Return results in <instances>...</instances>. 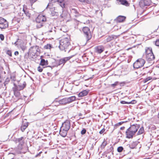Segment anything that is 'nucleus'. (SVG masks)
Returning a JSON list of instances; mask_svg holds the SVG:
<instances>
[{"mask_svg":"<svg viewBox=\"0 0 159 159\" xmlns=\"http://www.w3.org/2000/svg\"><path fill=\"white\" fill-rule=\"evenodd\" d=\"M59 44V47L61 50L64 51L65 52H69L70 51L69 49L71 46L69 38H64L62 39L60 41Z\"/></svg>","mask_w":159,"mask_h":159,"instance_id":"obj_1","label":"nucleus"},{"mask_svg":"<svg viewBox=\"0 0 159 159\" xmlns=\"http://www.w3.org/2000/svg\"><path fill=\"white\" fill-rule=\"evenodd\" d=\"M70 123L69 120H66L62 123L59 133L61 136L65 137L66 135L67 132L70 127Z\"/></svg>","mask_w":159,"mask_h":159,"instance_id":"obj_2","label":"nucleus"},{"mask_svg":"<svg viewBox=\"0 0 159 159\" xmlns=\"http://www.w3.org/2000/svg\"><path fill=\"white\" fill-rule=\"evenodd\" d=\"M75 96H71L67 98H63L58 101L59 103L61 104L64 105L69 103L75 100Z\"/></svg>","mask_w":159,"mask_h":159,"instance_id":"obj_3","label":"nucleus"},{"mask_svg":"<svg viewBox=\"0 0 159 159\" xmlns=\"http://www.w3.org/2000/svg\"><path fill=\"white\" fill-rule=\"evenodd\" d=\"M76 55V53L74 52L73 55L70 56L64 57L59 60H57L56 62L57 66H60L61 64L64 65L67 61L70 60L73 57Z\"/></svg>","mask_w":159,"mask_h":159,"instance_id":"obj_4","label":"nucleus"},{"mask_svg":"<svg viewBox=\"0 0 159 159\" xmlns=\"http://www.w3.org/2000/svg\"><path fill=\"white\" fill-rule=\"evenodd\" d=\"M30 53L33 56H37L40 52L39 47L37 46L31 47L29 49Z\"/></svg>","mask_w":159,"mask_h":159,"instance_id":"obj_5","label":"nucleus"},{"mask_svg":"<svg viewBox=\"0 0 159 159\" xmlns=\"http://www.w3.org/2000/svg\"><path fill=\"white\" fill-rule=\"evenodd\" d=\"M145 61L143 59H138L133 64V67L135 68H138L143 66Z\"/></svg>","mask_w":159,"mask_h":159,"instance_id":"obj_6","label":"nucleus"},{"mask_svg":"<svg viewBox=\"0 0 159 159\" xmlns=\"http://www.w3.org/2000/svg\"><path fill=\"white\" fill-rule=\"evenodd\" d=\"M46 16L42 14L39 15L38 16L36 19V21L37 23H40L39 25L40 26L38 25V26L40 28L43 26V25L42 23V22H43L46 21Z\"/></svg>","mask_w":159,"mask_h":159,"instance_id":"obj_7","label":"nucleus"},{"mask_svg":"<svg viewBox=\"0 0 159 159\" xmlns=\"http://www.w3.org/2000/svg\"><path fill=\"white\" fill-rule=\"evenodd\" d=\"M83 31L84 35L86 37L87 41H88L90 39L92 36L89 29L88 27H84L83 29Z\"/></svg>","mask_w":159,"mask_h":159,"instance_id":"obj_8","label":"nucleus"},{"mask_svg":"<svg viewBox=\"0 0 159 159\" xmlns=\"http://www.w3.org/2000/svg\"><path fill=\"white\" fill-rule=\"evenodd\" d=\"M46 33H52V34H54L56 32V28L52 24H47L46 25Z\"/></svg>","mask_w":159,"mask_h":159,"instance_id":"obj_9","label":"nucleus"},{"mask_svg":"<svg viewBox=\"0 0 159 159\" xmlns=\"http://www.w3.org/2000/svg\"><path fill=\"white\" fill-rule=\"evenodd\" d=\"M8 22L4 18L0 17V28L2 29H5L7 27Z\"/></svg>","mask_w":159,"mask_h":159,"instance_id":"obj_10","label":"nucleus"},{"mask_svg":"<svg viewBox=\"0 0 159 159\" xmlns=\"http://www.w3.org/2000/svg\"><path fill=\"white\" fill-rule=\"evenodd\" d=\"M126 138L128 139L132 138L135 133L129 128L126 131Z\"/></svg>","mask_w":159,"mask_h":159,"instance_id":"obj_11","label":"nucleus"},{"mask_svg":"<svg viewBox=\"0 0 159 159\" xmlns=\"http://www.w3.org/2000/svg\"><path fill=\"white\" fill-rule=\"evenodd\" d=\"M151 2V0H142L139 2L140 7H143L145 6H149Z\"/></svg>","mask_w":159,"mask_h":159,"instance_id":"obj_12","label":"nucleus"},{"mask_svg":"<svg viewBox=\"0 0 159 159\" xmlns=\"http://www.w3.org/2000/svg\"><path fill=\"white\" fill-rule=\"evenodd\" d=\"M118 36L119 35H109L108 37H107L106 40L104 41V43H106L110 42L112 40L117 39Z\"/></svg>","mask_w":159,"mask_h":159,"instance_id":"obj_13","label":"nucleus"},{"mask_svg":"<svg viewBox=\"0 0 159 159\" xmlns=\"http://www.w3.org/2000/svg\"><path fill=\"white\" fill-rule=\"evenodd\" d=\"M139 127L140 125H139L134 124L131 125L129 128L132 131H133V132L136 134Z\"/></svg>","mask_w":159,"mask_h":159,"instance_id":"obj_14","label":"nucleus"},{"mask_svg":"<svg viewBox=\"0 0 159 159\" xmlns=\"http://www.w3.org/2000/svg\"><path fill=\"white\" fill-rule=\"evenodd\" d=\"M155 59V57L153 53H151L146 55V59L147 61L150 62L152 61Z\"/></svg>","mask_w":159,"mask_h":159,"instance_id":"obj_15","label":"nucleus"},{"mask_svg":"<svg viewBox=\"0 0 159 159\" xmlns=\"http://www.w3.org/2000/svg\"><path fill=\"white\" fill-rule=\"evenodd\" d=\"M28 126V122L26 121H23L20 128V129L22 132H24L25 129Z\"/></svg>","mask_w":159,"mask_h":159,"instance_id":"obj_16","label":"nucleus"},{"mask_svg":"<svg viewBox=\"0 0 159 159\" xmlns=\"http://www.w3.org/2000/svg\"><path fill=\"white\" fill-rule=\"evenodd\" d=\"M96 51L98 53H101L103 52L104 50V47L103 46H98L95 48Z\"/></svg>","mask_w":159,"mask_h":159,"instance_id":"obj_17","label":"nucleus"},{"mask_svg":"<svg viewBox=\"0 0 159 159\" xmlns=\"http://www.w3.org/2000/svg\"><path fill=\"white\" fill-rule=\"evenodd\" d=\"M118 3L125 5L126 6H128L129 3L126 0H116Z\"/></svg>","mask_w":159,"mask_h":159,"instance_id":"obj_18","label":"nucleus"},{"mask_svg":"<svg viewBox=\"0 0 159 159\" xmlns=\"http://www.w3.org/2000/svg\"><path fill=\"white\" fill-rule=\"evenodd\" d=\"M74 155L76 157H80L83 153V151L81 148L78 149L75 152Z\"/></svg>","mask_w":159,"mask_h":159,"instance_id":"obj_19","label":"nucleus"},{"mask_svg":"<svg viewBox=\"0 0 159 159\" xmlns=\"http://www.w3.org/2000/svg\"><path fill=\"white\" fill-rule=\"evenodd\" d=\"M126 17L125 16H120L117 17L116 20L117 22H123L125 19Z\"/></svg>","mask_w":159,"mask_h":159,"instance_id":"obj_20","label":"nucleus"},{"mask_svg":"<svg viewBox=\"0 0 159 159\" xmlns=\"http://www.w3.org/2000/svg\"><path fill=\"white\" fill-rule=\"evenodd\" d=\"M26 85V83L25 82H23L22 84H20L17 86V89L18 90H20L23 89Z\"/></svg>","mask_w":159,"mask_h":159,"instance_id":"obj_21","label":"nucleus"},{"mask_svg":"<svg viewBox=\"0 0 159 159\" xmlns=\"http://www.w3.org/2000/svg\"><path fill=\"white\" fill-rule=\"evenodd\" d=\"M89 91L84 90L80 92L78 94L79 97H82L86 95L88 93Z\"/></svg>","mask_w":159,"mask_h":159,"instance_id":"obj_22","label":"nucleus"},{"mask_svg":"<svg viewBox=\"0 0 159 159\" xmlns=\"http://www.w3.org/2000/svg\"><path fill=\"white\" fill-rule=\"evenodd\" d=\"M23 12H24V16H25L27 18H30L31 14L27 10H25L24 8H23Z\"/></svg>","mask_w":159,"mask_h":159,"instance_id":"obj_23","label":"nucleus"},{"mask_svg":"<svg viewBox=\"0 0 159 159\" xmlns=\"http://www.w3.org/2000/svg\"><path fill=\"white\" fill-rule=\"evenodd\" d=\"M113 148L112 146L110 147L105 152V154H110L111 153L113 154Z\"/></svg>","mask_w":159,"mask_h":159,"instance_id":"obj_24","label":"nucleus"},{"mask_svg":"<svg viewBox=\"0 0 159 159\" xmlns=\"http://www.w3.org/2000/svg\"><path fill=\"white\" fill-rule=\"evenodd\" d=\"M151 53H153L152 51V49L151 48H147L145 49L146 55L150 54Z\"/></svg>","mask_w":159,"mask_h":159,"instance_id":"obj_25","label":"nucleus"},{"mask_svg":"<svg viewBox=\"0 0 159 159\" xmlns=\"http://www.w3.org/2000/svg\"><path fill=\"white\" fill-rule=\"evenodd\" d=\"M57 1L59 3L60 6L63 8L65 7V3L62 0H57Z\"/></svg>","mask_w":159,"mask_h":159,"instance_id":"obj_26","label":"nucleus"},{"mask_svg":"<svg viewBox=\"0 0 159 159\" xmlns=\"http://www.w3.org/2000/svg\"><path fill=\"white\" fill-rule=\"evenodd\" d=\"M48 64V61L47 60L45 61L44 59H42L40 63V65L42 66L46 65Z\"/></svg>","mask_w":159,"mask_h":159,"instance_id":"obj_27","label":"nucleus"},{"mask_svg":"<svg viewBox=\"0 0 159 159\" xmlns=\"http://www.w3.org/2000/svg\"><path fill=\"white\" fill-rule=\"evenodd\" d=\"M23 137H21L20 138L17 139H16V143H19L21 145H22L23 144Z\"/></svg>","mask_w":159,"mask_h":159,"instance_id":"obj_28","label":"nucleus"},{"mask_svg":"<svg viewBox=\"0 0 159 159\" xmlns=\"http://www.w3.org/2000/svg\"><path fill=\"white\" fill-rule=\"evenodd\" d=\"M144 132V130L143 127H141L140 128V129H139V131H138V132L137 133V135H140V134H142V133H143Z\"/></svg>","mask_w":159,"mask_h":159,"instance_id":"obj_29","label":"nucleus"},{"mask_svg":"<svg viewBox=\"0 0 159 159\" xmlns=\"http://www.w3.org/2000/svg\"><path fill=\"white\" fill-rule=\"evenodd\" d=\"M106 154V157H107L108 159H111L113 157V154L111 153L110 154Z\"/></svg>","mask_w":159,"mask_h":159,"instance_id":"obj_30","label":"nucleus"},{"mask_svg":"<svg viewBox=\"0 0 159 159\" xmlns=\"http://www.w3.org/2000/svg\"><path fill=\"white\" fill-rule=\"evenodd\" d=\"M23 9L21 10V11L18 13V15L22 19L24 18V12H23Z\"/></svg>","mask_w":159,"mask_h":159,"instance_id":"obj_31","label":"nucleus"},{"mask_svg":"<svg viewBox=\"0 0 159 159\" xmlns=\"http://www.w3.org/2000/svg\"><path fill=\"white\" fill-rule=\"evenodd\" d=\"M107 144V142L105 141H104L102 143L101 145V148L102 149L104 148Z\"/></svg>","mask_w":159,"mask_h":159,"instance_id":"obj_32","label":"nucleus"},{"mask_svg":"<svg viewBox=\"0 0 159 159\" xmlns=\"http://www.w3.org/2000/svg\"><path fill=\"white\" fill-rule=\"evenodd\" d=\"M152 78V77L149 76L144 79L143 81L144 83H146L148 81L151 80Z\"/></svg>","mask_w":159,"mask_h":159,"instance_id":"obj_33","label":"nucleus"},{"mask_svg":"<svg viewBox=\"0 0 159 159\" xmlns=\"http://www.w3.org/2000/svg\"><path fill=\"white\" fill-rule=\"evenodd\" d=\"M51 48H52V45L48 44L45 45L44 47V49H50Z\"/></svg>","mask_w":159,"mask_h":159,"instance_id":"obj_34","label":"nucleus"},{"mask_svg":"<svg viewBox=\"0 0 159 159\" xmlns=\"http://www.w3.org/2000/svg\"><path fill=\"white\" fill-rule=\"evenodd\" d=\"M14 95L16 97H18L20 95V93L17 90H14Z\"/></svg>","mask_w":159,"mask_h":159,"instance_id":"obj_35","label":"nucleus"},{"mask_svg":"<svg viewBox=\"0 0 159 159\" xmlns=\"http://www.w3.org/2000/svg\"><path fill=\"white\" fill-rule=\"evenodd\" d=\"M120 103L123 104H130L132 103V102H127L124 101H121L120 102Z\"/></svg>","mask_w":159,"mask_h":159,"instance_id":"obj_36","label":"nucleus"},{"mask_svg":"<svg viewBox=\"0 0 159 159\" xmlns=\"http://www.w3.org/2000/svg\"><path fill=\"white\" fill-rule=\"evenodd\" d=\"M43 66H39L37 68V70L39 72H42L43 71Z\"/></svg>","mask_w":159,"mask_h":159,"instance_id":"obj_37","label":"nucleus"},{"mask_svg":"<svg viewBox=\"0 0 159 159\" xmlns=\"http://www.w3.org/2000/svg\"><path fill=\"white\" fill-rule=\"evenodd\" d=\"M123 149V148L122 147L120 146L118 148L117 150L118 152H121Z\"/></svg>","mask_w":159,"mask_h":159,"instance_id":"obj_38","label":"nucleus"},{"mask_svg":"<svg viewBox=\"0 0 159 159\" xmlns=\"http://www.w3.org/2000/svg\"><path fill=\"white\" fill-rule=\"evenodd\" d=\"M51 15L52 16H57V15H58V13L57 12L55 11H53L51 12Z\"/></svg>","mask_w":159,"mask_h":159,"instance_id":"obj_39","label":"nucleus"},{"mask_svg":"<svg viewBox=\"0 0 159 159\" xmlns=\"http://www.w3.org/2000/svg\"><path fill=\"white\" fill-rule=\"evenodd\" d=\"M119 83L118 81L115 82L114 84H111V86L112 87H115Z\"/></svg>","mask_w":159,"mask_h":159,"instance_id":"obj_40","label":"nucleus"},{"mask_svg":"<svg viewBox=\"0 0 159 159\" xmlns=\"http://www.w3.org/2000/svg\"><path fill=\"white\" fill-rule=\"evenodd\" d=\"M69 50H70V51L68 52H70V53H71V56L72 55H73V54H74V52H75L76 53V54H77V53L76 52H75L74 50H71L70 48L69 49Z\"/></svg>","mask_w":159,"mask_h":159,"instance_id":"obj_41","label":"nucleus"},{"mask_svg":"<svg viewBox=\"0 0 159 159\" xmlns=\"http://www.w3.org/2000/svg\"><path fill=\"white\" fill-rule=\"evenodd\" d=\"M6 53L9 56H10V57L12 56L11 52L10 50H7V51L6 52Z\"/></svg>","mask_w":159,"mask_h":159,"instance_id":"obj_42","label":"nucleus"},{"mask_svg":"<svg viewBox=\"0 0 159 159\" xmlns=\"http://www.w3.org/2000/svg\"><path fill=\"white\" fill-rule=\"evenodd\" d=\"M71 12L75 14H77L78 12L77 10H76L75 9H73L71 10Z\"/></svg>","mask_w":159,"mask_h":159,"instance_id":"obj_43","label":"nucleus"},{"mask_svg":"<svg viewBox=\"0 0 159 159\" xmlns=\"http://www.w3.org/2000/svg\"><path fill=\"white\" fill-rule=\"evenodd\" d=\"M155 44L156 46L159 47V39H157L156 40Z\"/></svg>","mask_w":159,"mask_h":159,"instance_id":"obj_44","label":"nucleus"},{"mask_svg":"<svg viewBox=\"0 0 159 159\" xmlns=\"http://www.w3.org/2000/svg\"><path fill=\"white\" fill-rule=\"evenodd\" d=\"M86 130L84 129V128L81 131V134L83 135L85 134L86 132Z\"/></svg>","mask_w":159,"mask_h":159,"instance_id":"obj_45","label":"nucleus"},{"mask_svg":"<svg viewBox=\"0 0 159 159\" xmlns=\"http://www.w3.org/2000/svg\"><path fill=\"white\" fill-rule=\"evenodd\" d=\"M79 1L82 2H85L87 3H90V2L89 0H79Z\"/></svg>","mask_w":159,"mask_h":159,"instance_id":"obj_46","label":"nucleus"},{"mask_svg":"<svg viewBox=\"0 0 159 159\" xmlns=\"http://www.w3.org/2000/svg\"><path fill=\"white\" fill-rule=\"evenodd\" d=\"M0 38L1 40H3L4 39V37L2 34H0Z\"/></svg>","mask_w":159,"mask_h":159,"instance_id":"obj_47","label":"nucleus"},{"mask_svg":"<svg viewBox=\"0 0 159 159\" xmlns=\"http://www.w3.org/2000/svg\"><path fill=\"white\" fill-rule=\"evenodd\" d=\"M105 129L104 128H103L101 131L99 132V133L100 134H102V133H103L105 131Z\"/></svg>","mask_w":159,"mask_h":159,"instance_id":"obj_48","label":"nucleus"},{"mask_svg":"<svg viewBox=\"0 0 159 159\" xmlns=\"http://www.w3.org/2000/svg\"><path fill=\"white\" fill-rule=\"evenodd\" d=\"M42 153V152H39L37 154L35 155V157H37L40 156V154Z\"/></svg>","mask_w":159,"mask_h":159,"instance_id":"obj_49","label":"nucleus"},{"mask_svg":"<svg viewBox=\"0 0 159 159\" xmlns=\"http://www.w3.org/2000/svg\"><path fill=\"white\" fill-rule=\"evenodd\" d=\"M37 0H30V3L32 4L34 3V2H35L36 1H37Z\"/></svg>","mask_w":159,"mask_h":159,"instance_id":"obj_50","label":"nucleus"},{"mask_svg":"<svg viewBox=\"0 0 159 159\" xmlns=\"http://www.w3.org/2000/svg\"><path fill=\"white\" fill-rule=\"evenodd\" d=\"M125 83L124 82H122L120 83V86H123L124 85Z\"/></svg>","mask_w":159,"mask_h":159,"instance_id":"obj_51","label":"nucleus"},{"mask_svg":"<svg viewBox=\"0 0 159 159\" xmlns=\"http://www.w3.org/2000/svg\"><path fill=\"white\" fill-rule=\"evenodd\" d=\"M125 122V121H121L118 123V125H121L122 124H123Z\"/></svg>","mask_w":159,"mask_h":159,"instance_id":"obj_52","label":"nucleus"},{"mask_svg":"<svg viewBox=\"0 0 159 159\" xmlns=\"http://www.w3.org/2000/svg\"><path fill=\"white\" fill-rule=\"evenodd\" d=\"M19 54V52L18 51H15L14 52V55L16 56L18 55Z\"/></svg>","mask_w":159,"mask_h":159,"instance_id":"obj_53","label":"nucleus"},{"mask_svg":"<svg viewBox=\"0 0 159 159\" xmlns=\"http://www.w3.org/2000/svg\"><path fill=\"white\" fill-rule=\"evenodd\" d=\"M80 14H79V13L78 12L77 14H75L74 16H75L76 17H77L79 16Z\"/></svg>","mask_w":159,"mask_h":159,"instance_id":"obj_54","label":"nucleus"},{"mask_svg":"<svg viewBox=\"0 0 159 159\" xmlns=\"http://www.w3.org/2000/svg\"><path fill=\"white\" fill-rule=\"evenodd\" d=\"M11 79H12L13 80L15 81L16 80L14 76H13V77L11 76Z\"/></svg>","mask_w":159,"mask_h":159,"instance_id":"obj_55","label":"nucleus"},{"mask_svg":"<svg viewBox=\"0 0 159 159\" xmlns=\"http://www.w3.org/2000/svg\"><path fill=\"white\" fill-rule=\"evenodd\" d=\"M125 127L124 126H123V127H121L120 128V129L121 130H123L124 129Z\"/></svg>","mask_w":159,"mask_h":159,"instance_id":"obj_56","label":"nucleus"},{"mask_svg":"<svg viewBox=\"0 0 159 159\" xmlns=\"http://www.w3.org/2000/svg\"><path fill=\"white\" fill-rule=\"evenodd\" d=\"M25 47H23V48H22V50H23V51H24V50H25Z\"/></svg>","mask_w":159,"mask_h":159,"instance_id":"obj_57","label":"nucleus"},{"mask_svg":"<svg viewBox=\"0 0 159 159\" xmlns=\"http://www.w3.org/2000/svg\"><path fill=\"white\" fill-rule=\"evenodd\" d=\"M119 125H118V123L117 124H116L115 125V126H118Z\"/></svg>","mask_w":159,"mask_h":159,"instance_id":"obj_58","label":"nucleus"},{"mask_svg":"<svg viewBox=\"0 0 159 159\" xmlns=\"http://www.w3.org/2000/svg\"><path fill=\"white\" fill-rule=\"evenodd\" d=\"M60 16L62 17L63 18L64 17V16H63V14H61L60 15Z\"/></svg>","mask_w":159,"mask_h":159,"instance_id":"obj_59","label":"nucleus"},{"mask_svg":"<svg viewBox=\"0 0 159 159\" xmlns=\"http://www.w3.org/2000/svg\"><path fill=\"white\" fill-rule=\"evenodd\" d=\"M52 1L53 2H56V1L55 0H52Z\"/></svg>","mask_w":159,"mask_h":159,"instance_id":"obj_60","label":"nucleus"},{"mask_svg":"<svg viewBox=\"0 0 159 159\" xmlns=\"http://www.w3.org/2000/svg\"><path fill=\"white\" fill-rule=\"evenodd\" d=\"M48 7H49V4H48V5L47 6V8H49Z\"/></svg>","mask_w":159,"mask_h":159,"instance_id":"obj_61","label":"nucleus"}]
</instances>
